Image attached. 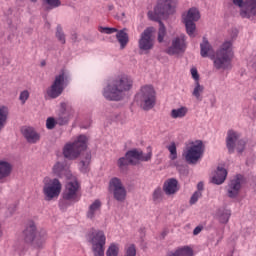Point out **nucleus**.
<instances>
[{
	"mask_svg": "<svg viewBox=\"0 0 256 256\" xmlns=\"http://www.w3.org/2000/svg\"><path fill=\"white\" fill-rule=\"evenodd\" d=\"M133 88V79L127 75H121L109 82L104 88L103 96L108 101H121L127 91Z\"/></svg>",
	"mask_w": 256,
	"mask_h": 256,
	"instance_id": "1",
	"label": "nucleus"
},
{
	"mask_svg": "<svg viewBox=\"0 0 256 256\" xmlns=\"http://www.w3.org/2000/svg\"><path fill=\"white\" fill-rule=\"evenodd\" d=\"M22 237L26 245H32L35 249H41L45 245L47 232L45 230L38 231L35 222H29L22 232Z\"/></svg>",
	"mask_w": 256,
	"mask_h": 256,
	"instance_id": "2",
	"label": "nucleus"
},
{
	"mask_svg": "<svg viewBox=\"0 0 256 256\" xmlns=\"http://www.w3.org/2000/svg\"><path fill=\"white\" fill-rule=\"evenodd\" d=\"M135 101L143 111H151L157 105V92L151 85H144L135 96Z\"/></svg>",
	"mask_w": 256,
	"mask_h": 256,
	"instance_id": "3",
	"label": "nucleus"
},
{
	"mask_svg": "<svg viewBox=\"0 0 256 256\" xmlns=\"http://www.w3.org/2000/svg\"><path fill=\"white\" fill-rule=\"evenodd\" d=\"M233 55V43L231 41L224 42L216 52V57L214 58L213 63L215 69H231Z\"/></svg>",
	"mask_w": 256,
	"mask_h": 256,
	"instance_id": "4",
	"label": "nucleus"
},
{
	"mask_svg": "<svg viewBox=\"0 0 256 256\" xmlns=\"http://www.w3.org/2000/svg\"><path fill=\"white\" fill-rule=\"evenodd\" d=\"M203 155H205V144L201 140L189 142L183 152V157L189 165H197L203 159Z\"/></svg>",
	"mask_w": 256,
	"mask_h": 256,
	"instance_id": "5",
	"label": "nucleus"
},
{
	"mask_svg": "<svg viewBox=\"0 0 256 256\" xmlns=\"http://www.w3.org/2000/svg\"><path fill=\"white\" fill-rule=\"evenodd\" d=\"M85 149H87V136L80 135L73 143H67L64 146L63 155L66 159L74 160L77 159Z\"/></svg>",
	"mask_w": 256,
	"mask_h": 256,
	"instance_id": "6",
	"label": "nucleus"
},
{
	"mask_svg": "<svg viewBox=\"0 0 256 256\" xmlns=\"http://www.w3.org/2000/svg\"><path fill=\"white\" fill-rule=\"evenodd\" d=\"M88 241L92 245L94 256H105V243H107L105 232L101 230L90 232L88 234Z\"/></svg>",
	"mask_w": 256,
	"mask_h": 256,
	"instance_id": "7",
	"label": "nucleus"
},
{
	"mask_svg": "<svg viewBox=\"0 0 256 256\" xmlns=\"http://www.w3.org/2000/svg\"><path fill=\"white\" fill-rule=\"evenodd\" d=\"M67 83H69V76L62 70L60 74L55 76L54 82L47 89L46 93L48 97H50V99H57V97H60L63 91H65Z\"/></svg>",
	"mask_w": 256,
	"mask_h": 256,
	"instance_id": "8",
	"label": "nucleus"
},
{
	"mask_svg": "<svg viewBox=\"0 0 256 256\" xmlns=\"http://www.w3.org/2000/svg\"><path fill=\"white\" fill-rule=\"evenodd\" d=\"M43 184V194L46 201H53V199L61 195V189H63V185L59 179H51L46 177L43 180Z\"/></svg>",
	"mask_w": 256,
	"mask_h": 256,
	"instance_id": "9",
	"label": "nucleus"
},
{
	"mask_svg": "<svg viewBox=\"0 0 256 256\" xmlns=\"http://www.w3.org/2000/svg\"><path fill=\"white\" fill-rule=\"evenodd\" d=\"M81 189V184L77 181V178H73L66 183L65 190L63 192V200L70 201V203H77L81 196H79V191Z\"/></svg>",
	"mask_w": 256,
	"mask_h": 256,
	"instance_id": "10",
	"label": "nucleus"
},
{
	"mask_svg": "<svg viewBox=\"0 0 256 256\" xmlns=\"http://www.w3.org/2000/svg\"><path fill=\"white\" fill-rule=\"evenodd\" d=\"M233 4L240 9L243 19H254L256 17V0H233Z\"/></svg>",
	"mask_w": 256,
	"mask_h": 256,
	"instance_id": "11",
	"label": "nucleus"
},
{
	"mask_svg": "<svg viewBox=\"0 0 256 256\" xmlns=\"http://www.w3.org/2000/svg\"><path fill=\"white\" fill-rule=\"evenodd\" d=\"M198 19H201V14L197 8H190L187 14L183 17L186 31L189 37H195V29H197L195 21Z\"/></svg>",
	"mask_w": 256,
	"mask_h": 256,
	"instance_id": "12",
	"label": "nucleus"
},
{
	"mask_svg": "<svg viewBox=\"0 0 256 256\" xmlns=\"http://www.w3.org/2000/svg\"><path fill=\"white\" fill-rule=\"evenodd\" d=\"M153 33H155V28L148 27L140 35L138 47L141 51H151V49H153L155 45V42L153 40Z\"/></svg>",
	"mask_w": 256,
	"mask_h": 256,
	"instance_id": "13",
	"label": "nucleus"
},
{
	"mask_svg": "<svg viewBox=\"0 0 256 256\" xmlns=\"http://www.w3.org/2000/svg\"><path fill=\"white\" fill-rule=\"evenodd\" d=\"M243 183H245V178L241 174L235 175L228 183L226 187L227 195L230 199H235L239 196L241 191V187H243Z\"/></svg>",
	"mask_w": 256,
	"mask_h": 256,
	"instance_id": "14",
	"label": "nucleus"
},
{
	"mask_svg": "<svg viewBox=\"0 0 256 256\" xmlns=\"http://www.w3.org/2000/svg\"><path fill=\"white\" fill-rule=\"evenodd\" d=\"M98 31L100 33H105L106 35H112V33L116 34V39L118 43H120V49H125L127 44L129 43V34H127V29L117 30V28H109V27H99Z\"/></svg>",
	"mask_w": 256,
	"mask_h": 256,
	"instance_id": "15",
	"label": "nucleus"
},
{
	"mask_svg": "<svg viewBox=\"0 0 256 256\" xmlns=\"http://www.w3.org/2000/svg\"><path fill=\"white\" fill-rule=\"evenodd\" d=\"M126 157H128L130 161V165H138L139 161L147 162L151 161V157H153V152L151 151V148L148 147V153H143L142 150L139 149H133L126 153Z\"/></svg>",
	"mask_w": 256,
	"mask_h": 256,
	"instance_id": "16",
	"label": "nucleus"
},
{
	"mask_svg": "<svg viewBox=\"0 0 256 256\" xmlns=\"http://www.w3.org/2000/svg\"><path fill=\"white\" fill-rule=\"evenodd\" d=\"M175 5H177V0H158V4L154 9V13L158 17L171 15V13H174L175 11Z\"/></svg>",
	"mask_w": 256,
	"mask_h": 256,
	"instance_id": "17",
	"label": "nucleus"
},
{
	"mask_svg": "<svg viewBox=\"0 0 256 256\" xmlns=\"http://www.w3.org/2000/svg\"><path fill=\"white\" fill-rule=\"evenodd\" d=\"M186 49L187 42L185 39V34H181L172 40V44L167 48L166 53L168 55H179L181 53H185Z\"/></svg>",
	"mask_w": 256,
	"mask_h": 256,
	"instance_id": "18",
	"label": "nucleus"
},
{
	"mask_svg": "<svg viewBox=\"0 0 256 256\" xmlns=\"http://www.w3.org/2000/svg\"><path fill=\"white\" fill-rule=\"evenodd\" d=\"M71 117H73V111H71L68 115L66 113H62L57 121H55V118L49 117L46 120V127L47 129H55V125H57V123L59 125H66V123H69Z\"/></svg>",
	"mask_w": 256,
	"mask_h": 256,
	"instance_id": "19",
	"label": "nucleus"
},
{
	"mask_svg": "<svg viewBox=\"0 0 256 256\" xmlns=\"http://www.w3.org/2000/svg\"><path fill=\"white\" fill-rule=\"evenodd\" d=\"M21 131L28 143L35 144L41 139V135L33 127H24Z\"/></svg>",
	"mask_w": 256,
	"mask_h": 256,
	"instance_id": "20",
	"label": "nucleus"
},
{
	"mask_svg": "<svg viewBox=\"0 0 256 256\" xmlns=\"http://www.w3.org/2000/svg\"><path fill=\"white\" fill-rule=\"evenodd\" d=\"M163 191L166 195H175L179 191V181L175 178L166 180L163 184Z\"/></svg>",
	"mask_w": 256,
	"mask_h": 256,
	"instance_id": "21",
	"label": "nucleus"
},
{
	"mask_svg": "<svg viewBox=\"0 0 256 256\" xmlns=\"http://www.w3.org/2000/svg\"><path fill=\"white\" fill-rule=\"evenodd\" d=\"M239 142V134L233 130H229L226 138V147L229 153L235 152V145Z\"/></svg>",
	"mask_w": 256,
	"mask_h": 256,
	"instance_id": "22",
	"label": "nucleus"
},
{
	"mask_svg": "<svg viewBox=\"0 0 256 256\" xmlns=\"http://www.w3.org/2000/svg\"><path fill=\"white\" fill-rule=\"evenodd\" d=\"M225 179H227V170L223 167H218L212 177V183H214V185H223Z\"/></svg>",
	"mask_w": 256,
	"mask_h": 256,
	"instance_id": "23",
	"label": "nucleus"
},
{
	"mask_svg": "<svg viewBox=\"0 0 256 256\" xmlns=\"http://www.w3.org/2000/svg\"><path fill=\"white\" fill-rule=\"evenodd\" d=\"M102 205L103 203H101V200L99 199H96L94 202H92L88 207V211L86 213L87 219H95V216L97 215V213L101 211Z\"/></svg>",
	"mask_w": 256,
	"mask_h": 256,
	"instance_id": "24",
	"label": "nucleus"
},
{
	"mask_svg": "<svg viewBox=\"0 0 256 256\" xmlns=\"http://www.w3.org/2000/svg\"><path fill=\"white\" fill-rule=\"evenodd\" d=\"M193 248L189 246L178 247L176 250L170 251L166 256H194Z\"/></svg>",
	"mask_w": 256,
	"mask_h": 256,
	"instance_id": "25",
	"label": "nucleus"
},
{
	"mask_svg": "<svg viewBox=\"0 0 256 256\" xmlns=\"http://www.w3.org/2000/svg\"><path fill=\"white\" fill-rule=\"evenodd\" d=\"M54 175L57 177H69V167L64 163L57 162L52 169Z\"/></svg>",
	"mask_w": 256,
	"mask_h": 256,
	"instance_id": "26",
	"label": "nucleus"
},
{
	"mask_svg": "<svg viewBox=\"0 0 256 256\" xmlns=\"http://www.w3.org/2000/svg\"><path fill=\"white\" fill-rule=\"evenodd\" d=\"M13 171V165L7 161L0 160V180L7 179Z\"/></svg>",
	"mask_w": 256,
	"mask_h": 256,
	"instance_id": "27",
	"label": "nucleus"
},
{
	"mask_svg": "<svg viewBox=\"0 0 256 256\" xmlns=\"http://www.w3.org/2000/svg\"><path fill=\"white\" fill-rule=\"evenodd\" d=\"M213 53V46L209 43L207 38H203L202 43L200 44V55L201 57H209Z\"/></svg>",
	"mask_w": 256,
	"mask_h": 256,
	"instance_id": "28",
	"label": "nucleus"
},
{
	"mask_svg": "<svg viewBox=\"0 0 256 256\" xmlns=\"http://www.w3.org/2000/svg\"><path fill=\"white\" fill-rule=\"evenodd\" d=\"M7 119H9V108L5 105H0V132L5 129Z\"/></svg>",
	"mask_w": 256,
	"mask_h": 256,
	"instance_id": "29",
	"label": "nucleus"
},
{
	"mask_svg": "<svg viewBox=\"0 0 256 256\" xmlns=\"http://www.w3.org/2000/svg\"><path fill=\"white\" fill-rule=\"evenodd\" d=\"M187 113H189V108L182 106L180 108L172 109L170 117L172 119H183V117H186Z\"/></svg>",
	"mask_w": 256,
	"mask_h": 256,
	"instance_id": "30",
	"label": "nucleus"
},
{
	"mask_svg": "<svg viewBox=\"0 0 256 256\" xmlns=\"http://www.w3.org/2000/svg\"><path fill=\"white\" fill-rule=\"evenodd\" d=\"M112 193H113L114 199H116V201H120L121 203H123V201H125V199H127V189H125V186H123L122 188L113 190Z\"/></svg>",
	"mask_w": 256,
	"mask_h": 256,
	"instance_id": "31",
	"label": "nucleus"
},
{
	"mask_svg": "<svg viewBox=\"0 0 256 256\" xmlns=\"http://www.w3.org/2000/svg\"><path fill=\"white\" fill-rule=\"evenodd\" d=\"M123 187L125 186L123 185V182L119 178L113 177L110 179L109 186H108L110 193L113 191H116L117 189H121Z\"/></svg>",
	"mask_w": 256,
	"mask_h": 256,
	"instance_id": "32",
	"label": "nucleus"
},
{
	"mask_svg": "<svg viewBox=\"0 0 256 256\" xmlns=\"http://www.w3.org/2000/svg\"><path fill=\"white\" fill-rule=\"evenodd\" d=\"M203 91H205V87H203L199 82H196L192 95L197 99V101H203V97L201 96L203 95Z\"/></svg>",
	"mask_w": 256,
	"mask_h": 256,
	"instance_id": "33",
	"label": "nucleus"
},
{
	"mask_svg": "<svg viewBox=\"0 0 256 256\" xmlns=\"http://www.w3.org/2000/svg\"><path fill=\"white\" fill-rule=\"evenodd\" d=\"M89 163H91V154L86 153L85 159L81 160L79 163V169L82 171V173H86L87 168L89 167Z\"/></svg>",
	"mask_w": 256,
	"mask_h": 256,
	"instance_id": "34",
	"label": "nucleus"
},
{
	"mask_svg": "<svg viewBox=\"0 0 256 256\" xmlns=\"http://www.w3.org/2000/svg\"><path fill=\"white\" fill-rule=\"evenodd\" d=\"M152 201L154 203H161V201H163V190L161 189V187H158L153 191Z\"/></svg>",
	"mask_w": 256,
	"mask_h": 256,
	"instance_id": "35",
	"label": "nucleus"
},
{
	"mask_svg": "<svg viewBox=\"0 0 256 256\" xmlns=\"http://www.w3.org/2000/svg\"><path fill=\"white\" fill-rule=\"evenodd\" d=\"M166 149H168L170 153L169 159H171V161H175V159H177V144H175V142H171L170 145L166 146Z\"/></svg>",
	"mask_w": 256,
	"mask_h": 256,
	"instance_id": "36",
	"label": "nucleus"
},
{
	"mask_svg": "<svg viewBox=\"0 0 256 256\" xmlns=\"http://www.w3.org/2000/svg\"><path fill=\"white\" fill-rule=\"evenodd\" d=\"M166 35H167V29L165 28V24L159 21L158 42L163 43Z\"/></svg>",
	"mask_w": 256,
	"mask_h": 256,
	"instance_id": "37",
	"label": "nucleus"
},
{
	"mask_svg": "<svg viewBox=\"0 0 256 256\" xmlns=\"http://www.w3.org/2000/svg\"><path fill=\"white\" fill-rule=\"evenodd\" d=\"M106 256H119V244L111 243L106 251Z\"/></svg>",
	"mask_w": 256,
	"mask_h": 256,
	"instance_id": "38",
	"label": "nucleus"
},
{
	"mask_svg": "<svg viewBox=\"0 0 256 256\" xmlns=\"http://www.w3.org/2000/svg\"><path fill=\"white\" fill-rule=\"evenodd\" d=\"M56 38L62 45H65V33L63 32V28L61 27V25H58L56 28Z\"/></svg>",
	"mask_w": 256,
	"mask_h": 256,
	"instance_id": "39",
	"label": "nucleus"
},
{
	"mask_svg": "<svg viewBox=\"0 0 256 256\" xmlns=\"http://www.w3.org/2000/svg\"><path fill=\"white\" fill-rule=\"evenodd\" d=\"M231 217V210H223L219 214V221L220 223H229V219Z\"/></svg>",
	"mask_w": 256,
	"mask_h": 256,
	"instance_id": "40",
	"label": "nucleus"
},
{
	"mask_svg": "<svg viewBox=\"0 0 256 256\" xmlns=\"http://www.w3.org/2000/svg\"><path fill=\"white\" fill-rule=\"evenodd\" d=\"M43 5H48V9H55L57 7H60L61 0H42Z\"/></svg>",
	"mask_w": 256,
	"mask_h": 256,
	"instance_id": "41",
	"label": "nucleus"
},
{
	"mask_svg": "<svg viewBox=\"0 0 256 256\" xmlns=\"http://www.w3.org/2000/svg\"><path fill=\"white\" fill-rule=\"evenodd\" d=\"M30 93L29 90H23L22 92H20L19 95V101L22 105H25V103H27V101L29 100L30 97Z\"/></svg>",
	"mask_w": 256,
	"mask_h": 256,
	"instance_id": "42",
	"label": "nucleus"
},
{
	"mask_svg": "<svg viewBox=\"0 0 256 256\" xmlns=\"http://www.w3.org/2000/svg\"><path fill=\"white\" fill-rule=\"evenodd\" d=\"M117 165L120 169L127 167V165H131V161L127 157V154L125 155V157H122L118 160Z\"/></svg>",
	"mask_w": 256,
	"mask_h": 256,
	"instance_id": "43",
	"label": "nucleus"
},
{
	"mask_svg": "<svg viewBox=\"0 0 256 256\" xmlns=\"http://www.w3.org/2000/svg\"><path fill=\"white\" fill-rule=\"evenodd\" d=\"M202 197L203 193L201 191L194 192L189 201L190 205H195V203H197V201H199V199Z\"/></svg>",
	"mask_w": 256,
	"mask_h": 256,
	"instance_id": "44",
	"label": "nucleus"
},
{
	"mask_svg": "<svg viewBox=\"0 0 256 256\" xmlns=\"http://www.w3.org/2000/svg\"><path fill=\"white\" fill-rule=\"evenodd\" d=\"M17 253L19 256H24L27 254V251H29V244L25 243V244H21L18 248H17Z\"/></svg>",
	"mask_w": 256,
	"mask_h": 256,
	"instance_id": "45",
	"label": "nucleus"
},
{
	"mask_svg": "<svg viewBox=\"0 0 256 256\" xmlns=\"http://www.w3.org/2000/svg\"><path fill=\"white\" fill-rule=\"evenodd\" d=\"M245 145H246L245 140H238L236 144V149L238 153H243V151H245Z\"/></svg>",
	"mask_w": 256,
	"mask_h": 256,
	"instance_id": "46",
	"label": "nucleus"
},
{
	"mask_svg": "<svg viewBox=\"0 0 256 256\" xmlns=\"http://www.w3.org/2000/svg\"><path fill=\"white\" fill-rule=\"evenodd\" d=\"M191 75L192 78L197 82H199V72L197 71V68H191Z\"/></svg>",
	"mask_w": 256,
	"mask_h": 256,
	"instance_id": "47",
	"label": "nucleus"
},
{
	"mask_svg": "<svg viewBox=\"0 0 256 256\" xmlns=\"http://www.w3.org/2000/svg\"><path fill=\"white\" fill-rule=\"evenodd\" d=\"M202 227L201 226H197L194 230H193V235H199V233H201L202 231Z\"/></svg>",
	"mask_w": 256,
	"mask_h": 256,
	"instance_id": "48",
	"label": "nucleus"
},
{
	"mask_svg": "<svg viewBox=\"0 0 256 256\" xmlns=\"http://www.w3.org/2000/svg\"><path fill=\"white\" fill-rule=\"evenodd\" d=\"M197 191H200V193L203 191V182H199L198 184H197Z\"/></svg>",
	"mask_w": 256,
	"mask_h": 256,
	"instance_id": "49",
	"label": "nucleus"
},
{
	"mask_svg": "<svg viewBox=\"0 0 256 256\" xmlns=\"http://www.w3.org/2000/svg\"><path fill=\"white\" fill-rule=\"evenodd\" d=\"M31 3H37V0H30Z\"/></svg>",
	"mask_w": 256,
	"mask_h": 256,
	"instance_id": "50",
	"label": "nucleus"
}]
</instances>
